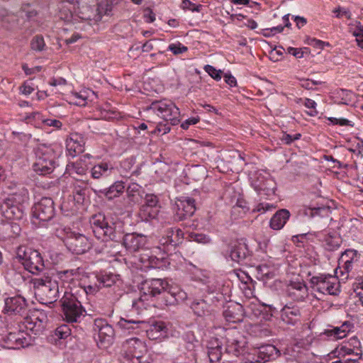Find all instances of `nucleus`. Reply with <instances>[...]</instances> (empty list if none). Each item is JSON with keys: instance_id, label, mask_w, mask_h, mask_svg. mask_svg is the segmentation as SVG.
Masks as SVG:
<instances>
[{"instance_id": "052dcab7", "label": "nucleus", "mask_w": 363, "mask_h": 363, "mask_svg": "<svg viewBox=\"0 0 363 363\" xmlns=\"http://www.w3.org/2000/svg\"><path fill=\"white\" fill-rule=\"evenodd\" d=\"M273 208H274V206L270 203H260L257 204V206L255 207V208L253 211L263 213L268 211H271Z\"/></svg>"}, {"instance_id": "f704fd0d", "label": "nucleus", "mask_w": 363, "mask_h": 363, "mask_svg": "<svg viewBox=\"0 0 363 363\" xmlns=\"http://www.w3.org/2000/svg\"><path fill=\"white\" fill-rule=\"evenodd\" d=\"M141 189L142 187L136 183H132L127 187L126 194L130 204L134 205L141 201L143 198Z\"/></svg>"}, {"instance_id": "a878e982", "label": "nucleus", "mask_w": 363, "mask_h": 363, "mask_svg": "<svg viewBox=\"0 0 363 363\" xmlns=\"http://www.w3.org/2000/svg\"><path fill=\"white\" fill-rule=\"evenodd\" d=\"M84 138L78 133L71 134L66 140V150L72 157L84 152Z\"/></svg>"}, {"instance_id": "5701e85b", "label": "nucleus", "mask_w": 363, "mask_h": 363, "mask_svg": "<svg viewBox=\"0 0 363 363\" xmlns=\"http://www.w3.org/2000/svg\"><path fill=\"white\" fill-rule=\"evenodd\" d=\"M23 205L4 200L1 205V211L3 216L8 220H20L24 215Z\"/></svg>"}, {"instance_id": "0eeeda50", "label": "nucleus", "mask_w": 363, "mask_h": 363, "mask_svg": "<svg viewBox=\"0 0 363 363\" xmlns=\"http://www.w3.org/2000/svg\"><path fill=\"white\" fill-rule=\"evenodd\" d=\"M148 110H152L165 122L176 125L180 122L179 109L172 101L167 100L155 101L152 102Z\"/></svg>"}, {"instance_id": "473e14b6", "label": "nucleus", "mask_w": 363, "mask_h": 363, "mask_svg": "<svg viewBox=\"0 0 363 363\" xmlns=\"http://www.w3.org/2000/svg\"><path fill=\"white\" fill-rule=\"evenodd\" d=\"M113 169V167L110 163L102 162L91 168V175L92 178L99 179L109 175Z\"/></svg>"}, {"instance_id": "13d9d810", "label": "nucleus", "mask_w": 363, "mask_h": 363, "mask_svg": "<svg viewBox=\"0 0 363 363\" xmlns=\"http://www.w3.org/2000/svg\"><path fill=\"white\" fill-rule=\"evenodd\" d=\"M42 123L45 125L50 126V127H54L57 129H60L62 126V122L57 119L43 118V119H42Z\"/></svg>"}, {"instance_id": "c756f323", "label": "nucleus", "mask_w": 363, "mask_h": 363, "mask_svg": "<svg viewBox=\"0 0 363 363\" xmlns=\"http://www.w3.org/2000/svg\"><path fill=\"white\" fill-rule=\"evenodd\" d=\"M223 315L228 322H240L242 320V307L240 304H232L223 311Z\"/></svg>"}, {"instance_id": "ea45409f", "label": "nucleus", "mask_w": 363, "mask_h": 363, "mask_svg": "<svg viewBox=\"0 0 363 363\" xmlns=\"http://www.w3.org/2000/svg\"><path fill=\"white\" fill-rule=\"evenodd\" d=\"M181 233L182 231L179 229H176L175 231L173 228L169 229L167 232L166 237L161 239V244L163 245H176Z\"/></svg>"}, {"instance_id": "37998d69", "label": "nucleus", "mask_w": 363, "mask_h": 363, "mask_svg": "<svg viewBox=\"0 0 363 363\" xmlns=\"http://www.w3.org/2000/svg\"><path fill=\"white\" fill-rule=\"evenodd\" d=\"M165 325L163 322H158L151 325L147 335L150 338L157 339L162 335V333H165Z\"/></svg>"}, {"instance_id": "bb28decb", "label": "nucleus", "mask_w": 363, "mask_h": 363, "mask_svg": "<svg viewBox=\"0 0 363 363\" xmlns=\"http://www.w3.org/2000/svg\"><path fill=\"white\" fill-rule=\"evenodd\" d=\"M305 214L310 217L319 216L325 219V224L328 225L333 220L331 217L330 207L324 205L311 203L308 208L306 209Z\"/></svg>"}, {"instance_id": "6e6552de", "label": "nucleus", "mask_w": 363, "mask_h": 363, "mask_svg": "<svg viewBox=\"0 0 363 363\" xmlns=\"http://www.w3.org/2000/svg\"><path fill=\"white\" fill-rule=\"evenodd\" d=\"M60 303L65 320L69 323L79 322L84 311L77 298L65 291Z\"/></svg>"}, {"instance_id": "7c9ffc66", "label": "nucleus", "mask_w": 363, "mask_h": 363, "mask_svg": "<svg viewBox=\"0 0 363 363\" xmlns=\"http://www.w3.org/2000/svg\"><path fill=\"white\" fill-rule=\"evenodd\" d=\"M290 217V213L286 209H281L272 216L270 220V227L274 230L281 229Z\"/></svg>"}, {"instance_id": "49530a36", "label": "nucleus", "mask_w": 363, "mask_h": 363, "mask_svg": "<svg viewBox=\"0 0 363 363\" xmlns=\"http://www.w3.org/2000/svg\"><path fill=\"white\" fill-rule=\"evenodd\" d=\"M96 280L100 289L102 287H110L116 282V278L112 274H105L96 277Z\"/></svg>"}, {"instance_id": "79ce46f5", "label": "nucleus", "mask_w": 363, "mask_h": 363, "mask_svg": "<svg viewBox=\"0 0 363 363\" xmlns=\"http://www.w3.org/2000/svg\"><path fill=\"white\" fill-rule=\"evenodd\" d=\"M157 212V211L155 208L143 204L140 208L138 215L142 220L148 221L156 217Z\"/></svg>"}, {"instance_id": "20e7f679", "label": "nucleus", "mask_w": 363, "mask_h": 363, "mask_svg": "<svg viewBox=\"0 0 363 363\" xmlns=\"http://www.w3.org/2000/svg\"><path fill=\"white\" fill-rule=\"evenodd\" d=\"M90 225L95 237L103 242H111L116 238L115 223L110 222L102 213L90 218Z\"/></svg>"}, {"instance_id": "72a5a7b5", "label": "nucleus", "mask_w": 363, "mask_h": 363, "mask_svg": "<svg viewBox=\"0 0 363 363\" xmlns=\"http://www.w3.org/2000/svg\"><path fill=\"white\" fill-rule=\"evenodd\" d=\"M1 231L3 238L4 239H9L18 236L21 228L18 223L12 221L4 223L1 228Z\"/></svg>"}, {"instance_id": "423d86ee", "label": "nucleus", "mask_w": 363, "mask_h": 363, "mask_svg": "<svg viewBox=\"0 0 363 363\" xmlns=\"http://www.w3.org/2000/svg\"><path fill=\"white\" fill-rule=\"evenodd\" d=\"M313 291L324 295L337 296L340 292V283L337 277L330 274L313 276L310 279Z\"/></svg>"}, {"instance_id": "a19ab883", "label": "nucleus", "mask_w": 363, "mask_h": 363, "mask_svg": "<svg viewBox=\"0 0 363 363\" xmlns=\"http://www.w3.org/2000/svg\"><path fill=\"white\" fill-rule=\"evenodd\" d=\"M191 308L198 316L205 315L208 312V305L203 299L194 301Z\"/></svg>"}, {"instance_id": "09e8293b", "label": "nucleus", "mask_w": 363, "mask_h": 363, "mask_svg": "<svg viewBox=\"0 0 363 363\" xmlns=\"http://www.w3.org/2000/svg\"><path fill=\"white\" fill-rule=\"evenodd\" d=\"M86 196V189L80 186H74L73 190L74 200L78 203H82Z\"/></svg>"}, {"instance_id": "774afa93", "label": "nucleus", "mask_w": 363, "mask_h": 363, "mask_svg": "<svg viewBox=\"0 0 363 363\" xmlns=\"http://www.w3.org/2000/svg\"><path fill=\"white\" fill-rule=\"evenodd\" d=\"M354 290L357 296H359V300L363 304V281L361 283H359Z\"/></svg>"}, {"instance_id": "8fccbe9b", "label": "nucleus", "mask_w": 363, "mask_h": 363, "mask_svg": "<svg viewBox=\"0 0 363 363\" xmlns=\"http://www.w3.org/2000/svg\"><path fill=\"white\" fill-rule=\"evenodd\" d=\"M323 241L328 250H333L339 247V238L330 234L325 235Z\"/></svg>"}, {"instance_id": "5fc2aeb1", "label": "nucleus", "mask_w": 363, "mask_h": 363, "mask_svg": "<svg viewBox=\"0 0 363 363\" xmlns=\"http://www.w3.org/2000/svg\"><path fill=\"white\" fill-rule=\"evenodd\" d=\"M188 50L186 46L182 45L181 43H172L168 46V50L173 52L174 55H179L186 52Z\"/></svg>"}, {"instance_id": "4468645a", "label": "nucleus", "mask_w": 363, "mask_h": 363, "mask_svg": "<svg viewBox=\"0 0 363 363\" xmlns=\"http://www.w3.org/2000/svg\"><path fill=\"white\" fill-rule=\"evenodd\" d=\"M125 349V357L133 363H140V359L146 351L144 343L138 338H131L123 345Z\"/></svg>"}, {"instance_id": "3c124183", "label": "nucleus", "mask_w": 363, "mask_h": 363, "mask_svg": "<svg viewBox=\"0 0 363 363\" xmlns=\"http://www.w3.org/2000/svg\"><path fill=\"white\" fill-rule=\"evenodd\" d=\"M55 335L58 339H66L71 335V329L67 325H62L55 330Z\"/></svg>"}, {"instance_id": "4c0bfd02", "label": "nucleus", "mask_w": 363, "mask_h": 363, "mask_svg": "<svg viewBox=\"0 0 363 363\" xmlns=\"http://www.w3.org/2000/svg\"><path fill=\"white\" fill-rule=\"evenodd\" d=\"M275 186L274 181L269 177L261 180L257 184H254L255 189L257 191H263L267 195L274 194Z\"/></svg>"}, {"instance_id": "f257e3e1", "label": "nucleus", "mask_w": 363, "mask_h": 363, "mask_svg": "<svg viewBox=\"0 0 363 363\" xmlns=\"http://www.w3.org/2000/svg\"><path fill=\"white\" fill-rule=\"evenodd\" d=\"M140 300L148 301L149 298L162 294L165 306H174L187 298V294L177 286H170L161 279L145 280L141 284Z\"/></svg>"}, {"instance_id": "a18cd8bd", "label": "nucleus", "mask_w": 363, "mask_h": 363, "mask_svg": "<svg viewBox=\"0 0 363 363\" xmlns=\"http://www.w3.org/2000/svg\"><path fill=\"white\" fill-rule=\"evenodd\" d=\"M111 11V6L107 2H101L97 6V13L93 18L94 21H99L101 19L103 15H108Z\"/></svg>"}, {"instance_id": "9b49d317", "label": "nucleus", "mask_w": 363, "mask_h": 363, "mask_svg": "<svg viewBox=\"0 0 363 363\" xmlns=\"http://www.w3.org/2000/svg\"><path fill=\"white\" fill-rule=\"evenodd\" d=\"M55 214L54 202L50 198L44 197L33 208V218L40 222H46L52 218Z\"/></svg>"}, {"instance_id": "412c9836", "label": "nucleus", "mask_w": 363, "mask_h": 363, "mask_svg": "<svg viewBox=\"0 0 363 363\" xmlns=\"http://www.w3.org/2000/svg\"><path fill=\"white\" fill-rule=\"evenodd\" d=\"M252 355L255 362L262 363L277 359L280 355V352L273 345H265L256 350Z\"/></svg>"}, {"instance_id": "58836bf2", "label": "nucleus", "mask_w": 363, "mask_h": 363, "mask_svg": "<svg viewBox=\"0 0 363 363\" xmlns=\"http://www.w3.org/2000/svg\"><path fill=\"white\" fill-rule=\"evenodd\" d=\"M215 345L213 342H210L208 346V355L211 362L219 361L222 356L221 347L217 339L215 340Z\"/></svg>"}, {"instance_id": "9d476101", "label": "nucleus", "mask_w": 363, "mask_h": 363, "mask_svg": "<svg viewBox=\"0 0 363 363\" xmlns=\"http://www.w3.org/2000/svg\"><path fill=\"white\" fill-rule=\"evenodd\" d=\"M47 316L42 311H34L24 318L23 325L27 331H30L35 335L42 333L45 327Z\"/></svg>"}, {"instance_id": "864d4df0", "label": "nucleus", "mask_w": 363, "mask_h": 363, "mask_svg": "<svg viewBox=\"0 0 363 363\" xmlns=\"http://www.w3.org/2000/svg\"><path fill=\"white\" fill-rule=\"evenodd\" d=\"M159 199L157 196L152 194H147L145 196V203L144 205L155 208L157 206Z\"/></svg>"}, {"instance_id": "2f4dec72", "label": "nucleus", "mask_w": 363, "mask_h": 363, "mask_svg": "<svg viewBox=\"0 0 363 363\" xmlns=\"http://www.w3.org/2000/svg\"><path fill=\"white\" fill-rule=\"evenodd\" d=\"M357 261V252L354 250H347L342 254L339 264H342L345 270L349 272L352 269V264Z\"/></svg>"}, {"instance_id": "338daca9", "label": "nucleus", "mask_w": 363, "mask_h": 363, "mask_svg": "<svg viewBox=\"0 0 363 363\" xmlns=\"http://www.w3.org/2000/svg\"><path fill=\"white\" fill-rule=\"evenodd\" d=\"M352 35L356 38H363V25L359 21L356 22V29L352 31Z\"/></svg>"}, {"instance_id": "f8f14e48", "label": "nucleus", "mask_w": 363, "mask_h": 363, "mask_svg": "<svg viewBox=\"0 0 363 363\" xmlns=\"http://www.w3.org/2000/svg\"><path fill=\"white\" fill-rule=\"evenodd\" d=\"M65 242L69 250L77 255L85 253L91 247V243L85 235L74 233H70L65 239Z\"/></svg>"}, {"instance_id": "69168bd1", "label": "nucleus", "mask_w": 363, "mask_h": 363, "mask_svg": "<svg viewBox=\"0 0 363 363\" xmlns=\"http://www.w3.org/2000/svg\"><path fill=\"white\" fill-rule=\"evenodd\" d=\"M199 121V118H198V117L197 118L192 117V118H188L184 123H182V125H181V127L183 129L186 130V129L189 128L190 125H195Z\"/></svg>"}, {"instance_id": "c85d7f7f", "label": "nucleus", "mask_w": 363, "mask_h": 363, "mask_svg": "<svg viewBox=\"0 0 363 363\" xmlns=\"http://www.w3.org/2000/svg\"><path fill=\"white\" fill-rule=\"evenodd\" d=\"M352 328L353 324L350 321H345L340 326L326 330L325 334L333 340H337L345 337Z\"/></svg>"}, {"instance_id": "ddd939ff", "label": "nucleus", "mask_w": 363, "mask_h": 363, "mask_svg": "<svg viewBox=\"0 0 363 363\" xmlns=\"http://www.w3.org/2000/svg\"><path fill=\"white\" fill-rule=\"evenodd\" d=\"M89 167L85 160L79 159L74 162L67 164L66 172L73 179L79 181L82 184H87Z\"/></svg>"}, {"instance_id": "cd10ccee", "label": "nucleus", "mask_w": 363, "mask_h": 363, "mask_svg": "<svg viewBox=\"0 0 363 363\" xmlns=\"http://www.w3.org/2000/svg\"><path fill=\"white\" fill-rule=\"evenodd\" d=\"M248 252L247 245L245 242L236 241L230 244L228 253L231 260L240 262L246 258Z\"/></svg>"}, {"instance_id": "393cba45", "label": "nucleus", "mask_w": 363, "mask_h": 363, "mask_svg": "<svg viewBox=\"0 0 363 363\" xmlns=\"http://www.w3.org/2000/svg\"><path fill=\"white\" fill-rule=\"evenodd\" d=\"M147 243V238L142 234L130 233L123 237V245L131 252L143 250Z\"/></svg>"}, {"instance_id": "a211bd4d", "label": "nucleus", "mask_w": 363, "mask_h": 363, "mask_svg": "<svg viewBox=\"0 0 363 363\" xmlns=\"http://www.w3.org/2000/svg\"><path fill=\"white\" fill-rule=\"evenodd\" d=\"M339 355L345 357L346 355H353L357 362L362 359L363 352L361 342L356 336H353L350 340L337 347Z\"/></svg>"}, {"instance_id": "c03bdc74", "label": "nucleus", "mask_w": 363, "mask_h": 363, "mask_svg": "<svg viewBox=\"0 0 363 363\" xmlns=\"http://www.w3.org/2000/svg\"><path fill=\"white\" fill-rule=\"evenodd\" d=\"M70 103L79 106H84L87 103L86 91L73 92L70 96Z\"/></svg>"}, {"instance_id": "7ed1b4c3", "label": "nucleus", "mask_w": 363, "mask_h": 363, "mask_svg": "<svg viewBox=\"0 0 363 363\" xmlns=\"http://www.w3.org/2000/svg\"><path fill=\"white\" fill-rule=\"evenodd\" d=\"M17 257L21 261L25 269L33 274H38L45 269L40 253L26 246H20L16 251Z\"/></svg>"}, {"instance_id": "bf43d9fd", "label": "nucleus", "mask_w": 363, "mask_h": 363, "mask_svg": "<svg viewBox=\"0 0 363 363\" xmlns=\"http://www.w3.org/2000/svg\"><path fill=\"white\" fill-rule=\"evenodd\" d=\"M139 321H135L133 320H126L125 318H121L118 321V325L123 329L130 330L134 328L133 326L130 325L132 324H138Z\"/></svg>"}, {"instance_id": "de8ad7c7", "label": "nucleus", "mask_w": 363, "mask_h": 363, "mask_svg": "<svg viewBox=\"0 0 363 363\" xmlns=\"http://www.w3.org/2000/svg\"><path fill=\"white\" fill-rule=\"evenodd\" d=\"M30 48L33 50L41 52L45 48V43L42 35H35L30 41Z\"/></svg>"}, {"instance_id": "aec40b11", "label": "nucleus", "mask_w": 363, "mask_h": 363, "mask_svg": "<svg viewBox=\"0 0 363 363\" xmlns=\"http://www.w3.org/2000/svg\"><path fill=\"white\" fill-rule=\"evenodd\" d=\"M231 333H228L229 337H227L225 351L228 354L238 357L243 352L246 341L238 333L233 331Z\"/></svg>"}, {"instance_id": "1a4fd4ad", "label": "nucleus", "mask_w": 363, "mask_h": 363, "mask_svg": "<svg viewBox=\"0 0 363 363\" xmlns=\"http://www.w3.org/2000/svg\"><path fill=\"white\" fill-rule=\"evenodd\" d=\"M4 342L5 347L18 350L31 345V337L28 332L19 329L10 331L4 338Z\"/></svg>"}, {"instance_id": "c9c22d12", "label": "nucleus", "mask_w": 363, "mask_h": 363, "mask_svg": "<svg viewBox=\"0 0 363 363\" xmlns=\"http://www.w3.org/2000/svg\"><path fill=\"white\" fill-rule=\"evenodd\" d=\"M125 184L122 181L114 182L109 188L101 191L104 196L108 200L118 197L125 189Z\"/></svg>"}, {"instance_id": "e433bc0d", "label": "nucleus", "mask_w": 363, "mask_h": 363, "mask_svg": "<svg viewBox=\"0 0 363 363\" xmlns=\"http://www.w3.org/2000/svg\"><path fill=\"white\" fill-rule=\"evenodd\" d=\"M83 273V269L77 267L75 269L59 272L57 274H55V276L57 277V280L61 279L64 282H69L74 279H79Z\"/></svg>"}, {"instance_id": "f03ea898", "label": "nucleus", "mask_w": 363, "mask_h": 363, "mask_svg": "<svg viewBox=\"0 0 363 363\" xmlns=\"http://www.w3.org/2000/svg\"><path fill=\"white\" fill-rule=\"evenodd\" d=\"M31 283L35 295L41 303L48 304L57 301L59 296V284L55 274H45L42 277L32 279Z\"/></svg>"}, {"instance_id": "b1692460", "label": "nucleus", "mask_w": 363, "mask_h": 363, "mask_svg": "<svg viewBox=\"0 0 363 363\" xmlns=\"http://www.w3.org/2000/svg\"><path fill=\"white\" fill-rule=\"evenodd\" d=\"M301 308L292 303L286 304L281 310V318L286 324L294 325L301 320Z\"/></svg>"}, {"instance_id": "4be33fe9", "label": "nucleus", "mask_w": 363, "mask_h": 363, "mask_svg": "<svg viewBox=\"0 0 363 363\" xmlns=\"http://www.w3.org/2000/svg\"><path fill=\"white\" fill-rule=\"evenodd\" d=\"M8 189H11V192L5 200L13 201L18 204L28 203L29 200L28 191L22 184L11 182Z\"/></svg>"}, {"instance_id": "39448f33", "label": "nucleus", "mask_w": 363, "mask_h": 363, "mask_svg": "<svg viewBox=\"0 0 363 363\" xmlns=\"http://www.w3.org/2000/svg\"><path fill=\"white\" fill-rule=\"evenodd\" d=\"M35 161L33 163V170L39 174H47L52 172L55 165V152L49 146L38 145L35 150Z\"/></svg>"}, {"instance_id": "0e129e2a", "label": "nucleus", "mask_w": 363, "mask_h": 363, "mask_svg": "<svg viewBox=\"0 0 363 363\" xmlns=\"http://www.w3.org/2000/svg\"><path fill=\"white\" fill-rule=\"evenodd\" d=\"M287 52L296 57V58H301L303 57V50L301 48H295L289 47L287 48Z\"/></svg>"}, {"instance_id": "dca6fc26", "label": "nucleus", "mask_w": 363, "mask_h": 363, "mask_svg": "<svg viewBox=\"0 0 363 363\" xmlns=\"http://www.w3.org/2000/svg\"><path fill=\"white\" fill-rule=\"evenodd\" d=\"M286 294L294 301H303L308 296V289L303 280L290 281L286 286Z\"/></svg>"}, {"instance_id": "680f3d73", "label": "nucleus", "mask_w": 363, "mask_h": 363, "mask_svg": "<svg viewBox=\"0 0 363 363\" xmlns=\"http://www.w3.org/2000/svg\"><path fill=\"white\" fill-rule=\"evenodd\" d=\"M182 8L184 9H189L191 11H200L201 5L196 6L194 4H192L189 0H183Z\"/></svg>"}, {"instance_id": "6e6d98bb", "label": "nucleus", "mask_w": 363, "mask_h": 363, "mask_svg": "<svg viewBox=\"0 0 363 363\" xmlns=\"http://www.w3.org/2000/svg\"><path fill=\"white\" fill-rule=\"evenodd\" d=\"M204 69L213 79L217 81L221 79V71L217 70L213 66L207 65L205 66Z\"/></svg>"}, {"instance_id": "e2e57ef3", "label": "nucleus", "mask_w": 363, "mask_h": 363, "mask_svg": "<svg viewBox=\"0 0 363 363\" xmlns=\"http://www.w3.org/2000/svg\"><path fill=\"white\" fill-rule=\"evenodd\" d=\"M100 287L99 286L98 282L94 284H89L87 286H84V291L86 294H94L99 290Z\"/></svg>"}, {"instance_id": "6ab92c4d", "label": "nucleus", "mask_w": 363, "mask_h": 363, "mask_svg": "<svg viewBox=\"0 0 363 363\" xmlns=\"http://www.w3.org/2000/svg\"><path fill=\"white\" fill-rule=\"evenodd\" d=\"M175 205L174 219L177 220H183L191 217L196 210L194 200L190 198L177 200Z\"/></svg>"}, {"instance_id": "4d7b16f0", "label": "nucleus", "mask_w": 363, "mask_h": 363, "mask_svg": "<svg viewBox=\"0 0 363 363\" xmlns=\"http://www.w3.org/2000/svg\"><path fill=\"white\" fill-rule=\"evenodd\" d=\"M333 12L336 14L335 16L338 18H340L343 15L345 16L347 19L352 18V13L350 10L343 9L340 6L335 8Z\"/></svg>"}, {"instance_id": "2eb2a0df", "label": "nucleus", "mask_w": 363, "mask_h": 363, "mask_svg": "<svg viewBox=\"0 0 363 363\" xmlns=\"http://www.w3.org/2000/svg\"><path fill=\"white\" fill-rule=\"evenodd\" d=\"M4 312L9 315H23L27 310V303L24 297L17 295L5 299Z\"/></svg>"}, {"instance_id": "f3484780", "label": "nucleus", "mask_w": 363, "mask_h": 363, "mask_svg": "<svg viewBox=\"0 0 363 363\" xmlns=\"http://www.w3.org/2000/svg\"><path fill=\"white\" fill-rule=\"evenodd\" d=\"M94 330L98 333V339L101 346L106 347L112 342L114 330L106 320L99 318L94 320Z\"/></svg>"}, {"instance_id": "603ef678", "label": "nucleus", "mask_w": 363, "mask_h": 363, "mask_svg": "<svg viewBox=\"0 0 363 363\" xmlns=\"http://www.w3.org/2000/svg\"><path fill=\"white\" fill-rule=\"evenodd\" d=\"M300 101H303V99H300ZM303 105L311 111L308 113L311 116H315L318 114V111L316 110V103L315 101L311 99H304Z\"/></svg>"}]
</instances>
